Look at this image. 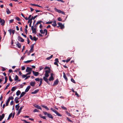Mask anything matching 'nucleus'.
<instances>
[{"label": "nucleus", "instance_id": "obj_1", "mask_svg": "<svg viewBox=\"0 0 123 123\" xmlns=\"http://www.w3.org/2000/svg\"><path fill=\"white\" fill-rule=\"evenodd\" d=\"M43 112L45 115L46 116L47 115V116L49 118H50L52 119H53V117L49 113H48L47 112L45 111H43Z\"/></svg>", "mask_w": 123, "mask_h": 123}, {"label": "nucleus", "instance_id": "obj_2", "mask_svg": "<svg viewBox=\"0 0 123 123\" xmlns=\"http://www.w3.org/2000/svg\"><path fill=\"white\" fill-rule=\"evenodd\" d=\"M58 25L59 26H57V27H60L61 29H63L64 27V25H63L60 22H58Z\"/></svg>", "mask_w": 123, "mask_h": 123}, {"label": "nucleus", "instance_id": "obj_3", "mask_svg": "<svg viewBox=\"0 0 123 123\" xmlns=\"http://www.w3.org/2000/svg\"><path fill=\"white\" fill-rule=\"evenodd\" d=\"M50 71H49V70H45L44 77L48 78L49 76V73H50Z\"/></svg>", "mask_w": 123, "mask_h": 123}, {"label": "nucleus", "instance_id": "obj_4", "mask_svg": "<svg viewBox=\"0 0 123 123\" xmlns=\"http://www.w3.org/2000/svg\"><path fill=\"white\" fill-rule=\"evenodd\" d=\"M38 16V15H36L35 16H34V17L32 16L31 18L30 19H29L28 22V23H29V22H30V21H32V19L34 20L35 18Z\"/></svg>", "mask_w": 123, "mask_h": 123}, {"label": "nucleus", "instance_id": "obj_5", "mask_svg": "<svg viewBox=\"0 0 123 123\" xmlns=\"http://www.w3.org/2000/svg\"><path fill=\"white\" fill-rule=\"evenodd\" d=\"M0 23H1V25L3 26L5 25V21L3 19H1V18H0Z\"/></svg>", "mask_w": 123, "mask_h": 123}, {"label": "nucleus", "instance_id": "obj_6", "mask_svg": "<svg viewBox=\"0 0 123 123\" xmlns=\"http://www.w3.org/2000/svg\"><path fill=\"white\" fill-rule=\"evenodd\" d=\"M18 41L23 42L24 41V40L20 36H18Z\"/></svg>", "mask_w": 123, "mask_h": 123}, {"label": "nucleus", "instance_id": "obj_7", "mask_svg": "<svg viewBox=\"0 0 123 123\" xmlns=\"http://www.w3.org/2000/svg\"><path fill=\"white\" fill-rule=\"evenodd\" d=\"M43 79L48 84L50 85V83L48 81V79L46 77H43Z\"/></svg>", "mask_w": 123, "mask_h": 123}, {"label": "nucleus", "instance_id": "obj_8", "mask_svg": "<svg viewBox=\"0 0 123 123\" xmlns=\"http://www.w3.org/2000/svg\"><path fill=\"white\" fill-rule=\"evenodd\" d=\"M32 69V68H31L29 67H27L26 70V71L27 72L30 71L31 72Z\"/></svg>", "mask_w": 123, "mask_h": 123}, {"label": "nucleus", "instance_id": "obj_9", "mask_svg": "<svg viewBox=\"0 0 123 123\" xmlns=\"http://www.w3.org/2000/svg\"><path fill=\"white\" fill-rule=\"evenodd\" d=\"M58 82L59 81L57 79L54 81L53 86H54L57 85L58 84Z\"/></svg>", "mask_w": 123, "mask_h": 123}, {"label": "nucleus", "instance_id": "obj_10", "mask_svg": "<svg viewBox=\"0 0 123 123\" xmlns=\"http://www.w3.org/2000/svg\"><path fill=\"white\" fill-rule=\"evenodd\" d=\"M23 107H24V106H21V107H20L19 109V110L18 111V112L17 113V115H18L20 114V113L21 112V110H22V108H23Z\"/></svg>", "mask_w": 123, "mask_h": 123}, {"label": "nucleus", "instance_id": "obj_11", "mask_svg": "<svg viewBox=\"0 0 123 123\" xmlns=\"http://www.w3.org/2000/svg\"><path fill=\"white\" fill-rule=\"evenodd\" d=\"M34 106L36 108H37L38 109H40L41 110H42V108H41L39 106H38L36 104H35L34 105Z\"/></svg>", "mask_w": 123, "mask_h": 123}, {"label": "nucleus", "instance_id": "obj_12", "mask_svg": "<svg viewBox=\"0 0 123 123\" xmlns=\"http://www.w3.org/2000/svg\"><path fill=\"white\" fill-rule=\"evenodd\" d=\"M32 72L33 74L35 76H38L39 74V73L38 72L34 71H32Z\"/></svg>", "mask_w": 123, "mask_h": 123}, {"label": "nucleus", "instance_id": "obj_13", "mask_svg": "<svg viewBox=\"0 0 123 123\" xmlns=\"http://www.w3.org/2000/svg\"><path fill=\"white\" fill-rule=\"evenodd\" d=\"M4 114H2L1 116L0 115V121H1L5 117Z\"/></svg>", "mask_w": 123, "mask_h": 123}, {"label": "nucleus", "instance_id": "obj_14", "mask_svg": "<svg viewBox=\"0 0 123 123\" xmlns=\"http://www.w3.org/2000/svg\"><path fill=\"white\" fill-rule=\"evenodd\" d=\"M17 43L16 44V46H17L18 48H20L21 46V44L18 42H17Z\"/></svg>", "mask_w": 123, "mask_h": 123}, {"label": "nucleus", "instance_id": "obj_15", "mask_svg": "<svg viewBox=\"0 0 123 123\" xmlns=\"http://www.w3.org/2000/svg\"><path fill=\"white\" fill-rule=\"evenodd\" d=\"M63 77L66 80V81H67L68 80V78L66 77V76L65 73L64 72L63 73Z\"/></svg>", "mask_w": 123, "mask_h": 123}, {"label": "nucleus", "instance_id": "obj_16", "mask_svg": "<svg viewBox=\"0 0 123 123\" xmlns=\"http://www.w3.org/2000/svg\"><path fill=\"white\" fill-rule=\"evenodd\" d=\"M55 62H54V64L56 65H57L58 63L59 62L58 59V58H56L55 60Z\"/></svg>", "mask_w": 123, "mask_h": 123}, {"label": "nucleus", "instance_id": "obj_17", "mask_svg": "<svg viewBox=\"0 0 123 123\" xmlns=\"http://www.w3.org/2000/svg\"><path fill=\"white\" fill-rule=\"evenodd\" d=\"M31 86H28L26 88V89L25 90V92H28L29 90V89L31 88Z\"/></svg>", "mask_w": 123, "mask_h": 123}, {"label": "nucleus", "instance_id": "obj_18", "mask_svg": "<svg viewBox=\"0 0 123 123\" xmlns=\"http://www.w3.org/2000/svg\"><path fill=\"white\" fill-rule=\"evenodd\" d=\"M39 91V90L38 89H37L35 90L34 92H32L31 93L32 94H35L38 92Z\"/></svg>", "mask_w": 123, "mask_h": 123}, {"label": "nucleus", "instance_id": "obj_19", "mask_svg": "<svg viewBox=\"0 0 123 123\" xmlns=\"http://www.w3.org/2000/svg\"><path fill=\"white\" fill-rule=\"evenodd\" d=\"M54 10L56 12H58L60 13H61V12L62 11H61L60 10H59L58 9L56 8H54Z\"/></svg>", "mask_w": 123, "mask_h": 123}, {"label": "nucleus", "instance_id": "obj_20", "mask_svg": "<svg viewBox=\"0 0 123 123\" xmlns=\"http://www.w3.org/2000/svg\"><path fill=\"white\" fill-rule=\"evenodd\" d=\"M52 25L54 27H55L57 25L56 24V20H54L53 22V23L52 24Z\"/></svg>", "mask_w": 123, "mask_h": 123}, {"label": "nucleus", "instance_id": "obj_21", "mask_svg": "<svg viewBox=\"0 0 123 123\" xmlns=\"http://www.w3.org/2000/svg\"><path fill=\"white\" fill-rule=\"evenodd\" d=\"M35 82H31L30 83V85L32 86H34L35 84Z\"/></svg>", "mask_w": 123, "mask_h": 123}, {"label": "nucleus", "instance_id": "obj_22", "mask_svg": "<svg viewBox=\"0 0 123 123\" xmlns=\"http://www.w3.org/2000/svg\"><path fill=\"white\" fill-rule=\"evenodd\" d=\"M19 104H18L15 106V108H16V110L17 111L18 110L19 108Z\"/></svg>", "mask_w": 123, "mask_h": 123}, {"label": "nucleus", "instance_id": "obj_23", "mask_svg": "<svg viewBox=\"0 0 123 123\" xmlns=\"http://www.w3.org/2000/svg\"><path fill=\"white\" fill-rule=\"evenodd\" d=\"M54 80V77L53 76H50L49 78V81L53 80Z\"/></svg>", "mask_w": 123, "mask_h": 123}, {"label": "nucleus", "instance_id": "obj_24", "mask_svg": "<svg viewBox=\"0 0 123 123\" xmlns=\"http://www.w3.org/2000/svg\"><path fill=\"white\" fill-rule=\"evenodd\" d=\"M25 92H22L20 95V97H23L25 94Z\"/></svg>", "mask_w": 123, "mask_h": 123}, {"label": "nucleus", "instance_id": "obj_25", "mask_svg": "<svg viewBox=\"0 0 123 123\" xmlns=\"http://www.w3.org/2000/svg\"><path fill=\"white\" fill-rule=\"evenodd\" d=\"M41 106L42 107L45 108V109H46V110H49V109L48 108V107L46 106L43 105H41Z\"/></svg>", "mask_w": 123, "mask_h": 123}, {"label": "nucleus", "instance_id": "obj_26", "mask_svg": "<svg viewBox=\"0 0 123 123\" xmlns=\"http://www.w3.org/2000/svg\"><path fill=\"white\" fill-rule=\"evenodd\" d=\"M33 61V60H28L27 61H25L24 62L25 63H28L30 62H32Z\"/></svg>", "mask_w": 123, "mask_h": 123}, {"label": "nucleus", "instance_id": "obj_27", "mask_svg": "<svg viewBox=\"0 0 123 123\" xmlns=\"http://www.w3.org/2000/svg\"><path fill=\"white\" fill-rule=\"evenodd\" d=\"M12 115V113H11L9 116L8 117L7 119V120H9L10 118L11 117Z\"/></svg>", "mask_w": 123, "mask_h": 123}, {"label": "nucleus", "instance_id": "obj_28", "mask_svg": "<svg viewBox=\"0 0 123 123\" xmlns=\"http://www.w3.org/2000/svg\"><path fill=\"white\" fill-rule=\"evenodd\" d=\"M39 116L40 117H41L43 119H45L46 120V117H45V116H43L41 114H40L39 115Z\"/></svg>", "mask_w": 123, "mask_h": 123}, {"label": "nucleus", "instance_id": "obj_29", "mask_svg": "<svg viewBox=\"0 0 123 123\" xmlns=\"http://www.w3.org/2000/svg\"><path fill=\"white\" fill-rule=\"evenodd\" d=\"M31 5L32 6H38V7H42L41 6H40L39 5H37V4H31Z\"/></svg>", "mask_w": 123, "mask_h": 123}, {"label": "nucleus", "instance_id": "obj_30", "mask_svg": "<svg viewBox=\"0 0 123 123\" xmlns=\"http://www.w3.org/2000/svg\"><path fill=\"white\" fill-rule=\"evenodd\" d=\"M55 113L58 116L61 117L62 116V115L59 113L57 111H55Z\"/></svg>", "mask_w": 123, "mask_h": 123}, {"label": "nucleus", "instance_id": "obj_31", "mask_svg": "<svg viewBox=\"0 0 123 123\" xmlns=\"http://www.w3.org/2000/svg\"><path fill=\"white\" fill-rule=\"evenodd\" d=\"M6 12L7 14H9L11 13V12L9 11V10L8 8L7 9Z\"/></svg>", "mask_w": 123, "mask_h": 123}, {"label": "nucleus", "instance_id": "obj_32", "mask_svg": "<svg viewBox=\"0 0 123 123\" xmlns=\"http://www.w3.org/2000/svg\"><path fill=\"white\" fill-rule=\"evenodd\" d=\"M21 93V92L19 90H18L16 92V94L17 96L19 95Z\"/></svg>", "mask_w": 123, "mask_h": 123}, {"label": "nucleus", "instance_id": "obj_33", "mask_svg": "<svg viewBox=\"0 0 123 123\" xmlns=\"http://www.w3.org/2000/svg\"><path fill=\"white\" fill-rule=\"evenodd\" d=\"M9 99H8L7 101L6 104V106H7L8 105V104L10 102V100H9Z\"/></svg>", "mask_w": 123, "mask_h": 123}, {"label": "nucleus", "instance_id": "obj_34", "mask_svg": "<svg viewBox=\"0 0 123 123\" xmlns=\"http://www.w3.org/2000/svg\"><path fill=\"white\" fill-rule=\"evenodd\" d=\"M53 57V55H51L50 56L47 58L46 59L47 60H49L52 58Z\"/></svg>", "mask_w": 123, "mask_h": 123}, {"label": "nucleus", "instance_id": "obj_35", "mask_svg": "<svg viewBox=\"0 0 123 123\" xmlns=\"http://www.w3.org/2000/svg\"><path fill=\"white\" fill-rule=\"evenodd\" d=\"M8 80L7 77V76H5V82L4 83V84H5L7 82V80Z\"/></svg>", "mask_w": 123, "mask_h": 123}, {"label": "nucleus", "instance_id": "obj_36", "mask_svg": "<svg viewBox=\"0 0 123 123\" xmlns=\"http://www.w3.org/2000/svg\"><path fill=\"white\" fill-rule=\"evenodd\" d=\"M16 87H13L11 89V91H14L16 89Z\"/></svg>", "mask_w": 123, "mask_h": 123}, {"label": "nucleus", "instance_id": "obj_37", "mask_svg": "<svg viewBox=\"0 0 123 123\" xmlns=\"http://www.w3.org/2000/svg\"><path fill=\"white\" fill-rule=\"evenodd\" d=\"M32 33H34L35 34H36V29L35 28L33 30H32Z\"/></svg>", "mask_w": 123, "mask_h": 123}, {"label": "nucleus", "instance_id": "obj_38", "mask_svg": "<svg viewBox=\"0 0 123 123\" xmlns=\"http://www.w3.org/2000/svg\"><path fill=\"white\" fill-rule=\"evenodd\" d=\"M65 113L68 116H71L70 114V113H69L68 111H65Z\"/></svg>", "mask_w": 123, "mask_h": 123}, {"label": "nucleus", "instance_id": "obj_39", "mask_svg": "<svg viewBox=\"0 0 123 123\" xmlns=\"http://www.w3.org/2000/svg\"><path fill=\"white\" fill-rule=\"evenodd\" d=\"M18 76L16 75L15 76V78L14 80H17L18 79Z\"/></svg>", "mask_w": 123, "mask_h": 123}, {"label": "nucleus", "instance_id": "obj_40", "mask_svg": "<svg viewBox=\"0 0 123 123\" xmlns=\"http://www.w3.org/2000/svg\"><path fill=\"white\" fill-rule=\"evenodd\" d=\"M71 58L70 57L68 58V59L66 60V62H68L69 61H70V60Z\"/></svg>", "mask_w": 123, "mask_h": 123}, {"label": "nucleus", "instance_id": "obj_41", "mask_svg": "<svg viewBox=\"0 0 123 123\" xmlns=\"http://www.w3.org/2000/svg\"><path fill=\"white\" fill-rule=\"evenodd\" d=\"M44 69H48V70H49V71H50V69L49 68V67H45L44 68Z\"/></svg>", "mask_w": 123, "mask_h": 123}, {"label": "nucleus", "instance_id": "obj_42", "mask_svg": "<svg viewBox=\"0 0 123 123\" xmlns=\"http://www.w3.org/2000/svg\"><path fill=\"white\" fill-rule=\"evenodd\" d=\"M21 120L22 121H24L25 122L24 123H30V122L27 121L25 120L21 119Z\"/></svg>", "mask_w": 123, "mask_h": 123}, {"label": "nucleus", "instance_id": "obj_43", "mask_svg": "<svg viewBox=\"0 0 123 123\" xmlns=\"http://www.w3.org/2000/svg\"><path fill=\"white\" fill-rule=\"evenodd\" d=\"M8 31L9 32L10 35H11L12 33V29H10Z\"/></svg>", "mask_w": 123, "mask_h": 123}, {"label": "nucleus", "instance_id": "obj_44", "mask_svg": "<svg viewBox=\"0 0 123 123\" xmlns=\"http://www.w3.org/2000/svg\"><path fill=\"white\" fill-rule=\"evenodd\" d=\"M10 84V83L8 84L6 86L5 88V90L7 89L8 87L9 86Z\"/></svg>", "mask_w": 123, "mask_h": 123}, {"label": "nucleus", "instance_id": "obj_45", "mask_svg": "<svg viewBox=\"0 0 123 123\" xmlns=\"http://www.w3.org/2000/svg\"><path fill=\"white\" fill-rule=\"evenodd\" d=\"M53 22L52 21H48L46 22V23L47 24H51Z\"/></svg>", "mask_w": 123, "mask_h": 123}, {"label": "nucleus", "instance_id": "obj_46", "mask_svg": "<svg viewBox=\"0 0 123 123\" xmlns=\"http://www.w3.org/2000/svg\"><path fill=\"white\" fill-rule=\"evenodd\" d=\"M10 99L9 100H11V99L12 100L14 98H13V97L12 96H10L9 97L8 99Z\"/></svg>", "mask_w": 123, "mask_h": 123}, {"label": "nucleus", "instance_id": "obj_47", "mask_svg": "<svg viewBox=\"0 0 123 123\" xmlns=\"http://www.w3.org/2000/svg\"><path fill=\"white\" fill-rule=\"evenodd\" d=\"M57 19L59 21H61L62 20V19L60 17H58Z\"/></svg>", "mask_w": 123, "mask_h": 123}, {"label": "nucleus", "instance_id": "obj_48", "mask_svg": "<svg viewBox=\"0 0 123 123\" xmlns=\"http://www.w3.org/2000/svg\"><path fill=\"white\" fill-rule=\"evenodd\" d=\"M71 81L73 83H76L75 82L74 80L73 79L71 78Z\"/></svg>", "mask_w": 123, "mask_h": 123}, {"label": "nucleus", "instance_id": "obj_49", "mask_svg": "<svg viewBox=\"0 0 123 123\" xmlns=\"http://www.w3.org/2000/svg\"><path fill=\"white\" fill-rule=\"evenodd\" d=\"M41 22H43V21H39L36 24V25H37L39 24H41Z\"/></svg>", "mask_w": 123, "mask_h": 123}, {"label": "nucleus", "instance_id": "obj_50", "mask_svg": "<svg viewBox=\"0 0 123 123\" xmlns=\"http://www.w3.org/2000/svg\"><path fill=\"white\" fill-rule=\"evenodd\" d=\"M61 107L62 108V109H63V110H67V109L66 108V107H65L63 106H61Z\"/></svg>", "mask_w": 123, "mask_h": 123}, {"label": "nucleus", "instance_id": "obj_51", "mask_svg": "<svg viewBox=\"0 0 123 123\" xmlns=\"http://www.w3.org/2000/svg\"><path fill=\"white\" fill-rule=\"evenodd\" d=\"M9 81L11 82H12V80L11 78V76H9Z\"/></svg>", "mask_w": 123, "mask_h": 123}, {"label": "nucleus", "instance_id": "obj_52", "mask_svg": "<svg viewBox=\"0 0 123 123\" xmlns=\"http://www.w3.org/2000/svg\"><path fill=\"white\" fill-rule=\"evenodd\" d=\"M75 95L77 96L78 97H79L80 96L79 95V94L77 93V92L76 91H75Z\"/></svg>", "mask_w": 123, "mask_h": 123}, {"label": "nucleus", "instance_id": "obj_53", "mask_svg": "<svg viewBox=\"0 0 123 123\" xmlns=\"http://www.w3.org/2000/svg\"><path fill=\"white\" fill-rule=\"evenodd\" d=\"M37 39H38V38H37L35 37H33V39L35 41H36Z\"/></svg>", "mask_w": 123, "mask_h": 123}, {"label": "nucleus", "instance_id": "obj_54", "mask_svg": "<svg viewBox=\"0 0 123 123\" xmlns=\"http://www.w3.org/2000/svg\"><path fill=\"white\" fill-rule=\"evenodd\" d=\"M40 32L41 33V34H44L45 33L44 32H43V30H40Z\"/></svg>", "mask_w": 123, "mask_h": 123}, {"label": "nucleus", "instance_id": "obj_55", "mask_svg": "<svg viewBox=\"0 0 123 123\" xmlns=\"http://www.w3.org/2000/svg\"><path fill=\"white\" fill-rule=\"evenodd\" d=\"M35 80L36 81H39L40 80V79L39 78H37L35 79Z\"/></svg>", "mask_w": 123, "mask_h": 123}, {"label": "nucleus", "instance_id": "obj_56", "mask_svg": "<svg viewBox=\"0 0 123 123\" xmlns=\"http://www.w3.org/2000/svg\"><path fill=\"white\" fill-rule=\"evenodd\" d=\"M16 19L17 20L19 21L20 20V18L18 17H17L16 18Z\"/></svg>", "mask_w": 123, "mask_h": 123}, {"label": "nucleus", "instance_id": "obj_57", "mask_svg": "<svg viewBox=\"0 0 123 123\" xmlns=\"http://www.w3.org/2000/svg\"><path fill=\"white\" fill-rule=\"evenodd\" d=\"M27 75L26 74H23L22 75V77L23 78H25L26 77Z\"/></svg>", "mask_w": 123, "mask_h": 123}, {"label": "nucleus", "instance_id": "obj_58", "mask_svg": "<svg viewBox=\"0 0 123 123\" xmlns=\"http://www.w3.org/2000/svg\"><path fill=\"white\" fill-rule=\"evenodd\" d=\"M52 111L54 112L55 113V111H56L55 110V109H53L52 108H51L50 109Z\"/></svg>", "mask_w": 123, "mask_h": 123}, {"label": "nucleus", "instance_id": "obj_59", "mask_svg": "<svg viewBox=\"0 0 123 123\" xmlns=\"http://www.w3.org/2000/svg\"><path fill=\"white\" fill-rule=\"evenodd\" d=\"M14 20L13 19H12L9 20V23H12L13 21Z\"/></svg>", "mask_w": 123, "mask_h": 123}, {"label": "nucleus", "instance_id": "obj_60", "mask_svg": "<svg viewBox=\"0 0 123 123\" xmlns=\"http://www.w3.org/2000/svg\"><path fill=\"white\" fill-rule=\"evenodd\" d=\"M38 111H39L38 110H37L36 109H35L33 111V112H38Z\"/></svg>", "mask_w": 123, "mask_h": 123}, {"label": "nucleus", "instance_id": "obj_61", "mask_svg": "<svg viewBox=\"0 0 123 123\" xmlns=\"http://www.w3.org/2000/svg\"><path fill=\"white\" fill-rule=\"evenodd\" d=\"M40 83L39 85V86H40L41 85L42 83V82L41 80H40Z\"/></svg>", "mask_w": 123, "mask_h": 123}, {"label": "nucleus", "instance_id": "obj_62", "mask_svg": "<svg viewBox=\"0 0 123 123\" xmlns=\"http://www.w3.org/2000/svg\"><path fill=\"white\" fill-rule=\"evenodd\" d=\"M67 119L70 122H72L71 120L68 117H67Z\"/></svg>", "mask_w": 123, "mask_h": 123}, {"label": "nucleus", "instance_id": "obj_63", "mask_svg": "<svg viewBox=\"0 0 123 123\" xmlns=\"http://www.w3.org/2000/svg\"><path fill=\"white\" fill-rule=\"evenodd\" d=\"M19 99V98H18V97H16L14 99V100L16 101V100H18V99Z\"/></svg>", "mask_w": 123, "mask_h": 123}, {"label": "nucleus", "instance_id": "obj_64", "mask_svg": "<svg viewBox=\"0 0 123 123\" xmlns=\"http://www.w3.org/2000/svg\"><path fill=\"white\" fill-rule=\"evenodd\" d=\"M13 104V101H12L10 103V104L11 105H12Z\"/></svg>", "mask_w": 123, "mask_h": 123}]
</instances>
